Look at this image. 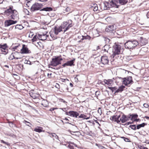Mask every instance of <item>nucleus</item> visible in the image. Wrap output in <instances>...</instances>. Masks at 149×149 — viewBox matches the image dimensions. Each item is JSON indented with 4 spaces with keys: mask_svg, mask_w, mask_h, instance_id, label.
Masks as SVG:
<instances>
[{
    "mask_svg": "<svg viewBox=\"0 0 149 149\" xmlns=\"http://www.w3.org/2000/svg\"><path fill=\"white\" fill-rule=\"evenodd\" d=\"M139 147L140 149H148L147 148L144 146H140Z\"/></svg>",
    "mask_w": 149,
    "mask_h": 149,
    "instance_id": "46",
    "label": "nucleus"
},
{
    "mask_svg": "<svg viewBox=\"0 0 149 149\" xmlns=\"http://www.w3.org/2000/svg\"><path fill=\"white\" fill-rule=\"evenodd\" d=\"M52 74V73H48L47 74V76L49 78L51 77V76Z\"/></svg>",
    "mask_w": 149,
    "mask_h": 149,
    "instance_id": "52",
    "label": "nucleus"
},
{
    "mask_svg": "<svg viewBox=\"0 0 149 149\" xmlns=\"http://www.w3.org/2000/svg\"><path fill=\"white\" fill-rule=\"evenodd\" d=\"M21 53H19L17 52H13L11 54L10 57L11 58L12 56H16L19 58L21 57V58H22L23 57L21 55Z\"/></svg>",
    "mask_w": 149,
    "mask_h": 149,
    "instance_id": "22",
    "label": "nucleus"
},
{
    "mask_svg": "<svg viewBox=\"0 0 149 149\" xmlns=\"http://www.w3.org/2000/svg\"><path fill=\"white\" fill-rule=\"evenodd\" d=\"M57 108H51L49 110L50 111H52L55 109H57Z\"/></svg>",
    "mask_w": 149,
    "mask_h": 149,
    "instance_id": "54",
    "label": "nucleus"
},
{
    "mask_svg": "<svg viewBox=\"0 0 149 149\" xmlns=\"http://www.w3.org/2000/svg\"><path fill=\"white\" fill-rule=\"evenodd\" d=\"M37 40L36 35L34 36L33 38L32 39V41L33 42L36 41Z\"/></svg>",
    "mask_w": 149,
    "mask_h": 149,
    "instance_id": "39",
    "label": "nucleus"
},
{
    "mask_svg": "<svg viewBox=\"0 0 149 149\" xmlns=\"http://www.w3.org/2000/svg\"><path fill=\"white\" fill-rule=\"evenodd\" d=\"M24 63L26 64H29V65L31 64V62L29 60H25L24 61Z\"/></svg>",
    "mask_w": 149,
    "mask_h": 149,
    "instance_id": "40",
    "label": "nucleus"
},
{
    "mask_svg": "<svg viewBox=\"0 0 149 149\" xmlns=\"http://www.w3.org/2000/svg\"><path fill=\"white\" fill-rule=\"evenodd\" d=\"M125 88V86L123 85L119 87L114 92V94H115L116 93H121Z\"/></svg>",
    "mask_w": 149,
    "mask_h": 149,
    "instance_id": "23",
    "label": "nucleus"
},
{
    "mask_svg": "<svg viewBox=\"0 0 149 149\" xmlns=\"http://www.w3.org/2000/svg\"><path fill=\"white\" fill-rule=\"evenodd\" d=\"M81 40L78 41L79 42H82V41L84 39H90L91 38V37L88 36L87 35L86 36H81Z\"/></svg>",
    "mask_w": 149,
    "mask_h": 149,
    "instance_id": "25",
    "label": "nucleus"
},
{
    "mask_svg": "<svg viewBox=\"0 0 149 149\" xmlns=\"http://www.w3.org/2000/svg\"><path fill=\"white\" fill-rule=\"evenodd\" d=\"M147 48L146 47H142L141 49V51H147Z\"/></svg>",
    "mask_w": 149,
    "mask_h": 149,
    "instance_id": "48",
    "label": "nucleus"
},
{
    "mask_svg": "<svg viewBox=\"0 0 149 149\" xmlns=\"http://www.w3.org/2000/svg\"><path fill=\"white\" fill-rule=\"evenodd\" d=\"M114 29L113 25L108 26L105 29V31L107 32H111Z\"/></svg>",
    "mask_w": 149,
    "mask_h": 149,
    "instance_id": "21",
    "label": "nucleus"
},
{
    "mask_svg": "<svg viewBox=\"0 0 149 149\" xmlns=\"http://www.w3.org/2000/svg\"><path fill=\"white\" fill-rule=\"evenodd\" d=\"M49 134V136L50 137L52 138H54L55 139H58V136L57 135L54 133H50Z\"/></svg>",
    "mask_w": 149,
    "mask_h": 149,
    "instance_id": "27",
    "label": "nucleus"
},
{
    "mask_svg": "<svg viewBox=\"0 0 149 149\" xmlns=\"http://www.w3.org/2000/svg\"><path fill=\"white\" fill-rule=\"evenodd\" d=\"M143 106L145 108H148L149 107V105L147 103L143 104Z\"/></svg>",
    "mask_w": 149,
    "mask_h": 149,
    "instance_id": "49",
    "label": "nucleus"
},
{
    "mask_svg": "<svg viewBox=\"0 0 149 149\" xmlns=\"http://www.w3.org/2000/svg\"><path fill=\"white\" fill-rule=\"evenodd\" d=\"M131 123V122H128L127 123V124L128 125H129L130 124H131V123Z\"/></svg>",
    "mask_w": 149,
    "mask_h": 149,
    "instance_id": "64",
    "label": "nucleus"
},
{
    "mask_svg": "<svg viewBox=\"0 0 149 149\" xmlns=\"http://www.w3.org/2000/svg\"><path fill=\"white\" fill-rule=\"evenodd\" d=\"M122 138H123L124 139V140L126 141V142H130V140L127 138H126L125 137H122Z\"/></svg>",
    "mask_w": 149,
    "mask_h": 149,
    "instance_id": "42",
    "label": "nucleus"
},
{
    "mask_svg": "<svg viewBox=\"0 0 149 149\" xmlns=\"http://www.w3.org/2000/svg\"><path fill=\"white\" fill-rule=\"evenodd\" d=\"M30 3V1H28L27 2V3H26V5L28 7H29L30 4H29Z\"/></svg>",
    "mask_w": 149,
    "mask_h": 149,
    "instance_id": "50",
    "label": "nucleus"
},
{
    "mask_svg": "<svg viewBox=\"0 0 149 149\" xmlns=\"http://www.w3.org/2000/svg\"><path fill=\"white\" fill-rule=\"evenodd\" d=\"M89 118H90V117H87V118H86V117H85V118H84V119H86V120H87V119H89Z\"/></svg>",
    "mask_w": 149,
    "mask_h": 149,
    "instance_id": "60",
    "label": "nucleus"
},
{
    "mask_svg": "<svg viewBox=\"0 0 149 149\" xmlns=\"http://www.w3.org/2000/svg\"><path fill=\"white\" fill-rule=\"evenodd\" d=\"M70 85L71 86V87H72L73 86V84L71 83H70Z\"/></svg>",
    "mask_w": 149,
    "mask_h": 149,
    "instance_id": "62",
    "label": "nucleus"
},
{
    "mask_svg": "<svg viewBox=\"0 0 149 149\" xmlns=\"http://www.w3.org/2000/svg\"><path fill=\"white\" fill-rule=\"evenodd\" d=\"M104 40L106 44H108L109 43L110 41V39L109 38H108L106 37H104Z\"/></svg>",
    "mask_w": 149,
    "mask_h": 149,
    "instance_id": "34",
    "label": "nucleus"
},
{
    "mask_svg": "<svg viewBox=\"0 0 149 149\" xmlns=\"http://www.w3.org/2000/svg\"><path fill=\"white\" fill-rule=\"evenodd\" d=\"M54 33L56 35H57L59 32L61 31H63V30H62L60 26L59 27L55 26L54 28Z\"/></svg>",
    "mask_w": 149,
    "mask_h": 149,
    "instance_id": "20",
    "label": "nucleus"
},
{
    "mask_svg": "<svg viewBox=\"0 0 149 149\" xmlns=\"http://www.w3.org/2000/svg\"><path fill=\"white\" fill-rule=\"evenodd\" d=\"M39 1H41V2H43L44 1H46L45 0H39Z\"/></svg>",
    "mask_w": 149,
    "mask_h": 149,
    "instance_id": "59",
    "label": "nucleus"
},
{
    "mask_svg": "<svg viewBox=\"0 0 149 149\" xmlns=\"http://www.w3.org/2000/svg\"><path fill=\"white\" fill-rule=\"evenodd\" d=\"M109 61V60L107 56H104L101 57V62L103 64L106 65L108 64Z\"/></svg>",
    "mask_w": 149,
    "mask_h": 149,
    "instance_id": "12",
    "label": "nucleus"
},
{
    "mask_svg": "<svg viewBox=\"0 0 149 149\" xmlns=\"http://www.w3.org/2000/svg\"><path fill=\"white\" fill-rule=\"evenodd\" d=\"M128 118L127 117V116L123 114L121 116V117L120 118L121 122L122 123H124L126 121L128 120Z\"/></svg>",
    "mask_w": 149,
    "mask_h": 149,
    "instance_id": "19",
    "label": "nucleus"
},
{
    "mask_svg": "<svg viewBox=\"0 0 149 149\" xmlns=\"http://www.w3.org/2000/svg\"><path fill=\"white\" fill-rule=\"evenodd\" d=\"M5 13L8 15H10L11 18L13 19H15L18 18V13L16 10H13L11 7L7 9L5 12Z\"/></svg>",
    "mask_w": 149,
    "mask_h": 149,
    "instance_id": "3",
    "label": "nucleus"
},
{
    "mask_svg": "<svg viewBox=\"0 0 149 149\" xmlns=\"http://www.w3.org/2000/svg\"><path fill=\"white\" fill-rule=\"evenodd\" d=\"M145 118H146L147 119H149V117L148 116H145Z\"/></svg>",
    "mask_w": 149,
    "mask_h": 149,
    "instance_id": "58",
    "label": "nucleus"
},
{
    "mask_svg": "<svg viewBox=\"0 0 149 149\" xmlns=\"http://www.w3.org/2000/svg\"><path fill=\"white\" fill-rule=\"evenodd\" d=\"M48 102L47 100H42L41 104L44 107H46L48 105Z\"/></svg>",
    "mask_w": 149,
    "mask_h": 149,
    "instance_id": "30",
    "label": "nucleus"
},
{
    "mask_svg": "<svg viewBox=\"0 0 149 149\" xmlns=\"http://www.w3.org/2000/svg\"><path fill=\"white\" fill-rule=\"evenodd\" d=\"M30 95L31 96L33 99H36L38 97L37 95H38L34 93H30Z\"/></svg>",
    "mask_w": 149,
    "mask_h": 149,
    "instance_id": "31",
    "label": "nucleus"
},
{
    "mask_svg": "<svg viewBox=\"0 0 149 149\" xmlns=\"http://www.w3.org/2000/svg\"><path fill=\"white\" fill-rule=\"evenodd\" d=\"M140 120L139 119H137L136 118L135 120L134 121H136V122Z\"/></svg>",
    "mask_w": 149,
    "mask_h": 149,
    "instance_id": "55",
    "label": "nucleus"
},
{
    "mask_svg": "<svg viewBox=\"0 0 149 149\" xmlns=\"http://www.w3.org/2000/svg\"><path fill=\"white\" fill-rule=\"evenodd\" d=\"M63 60L62 58L59 56H57L53 58L51 61L50 65L53 66H56L61 63V61Z\"/></svg>",
    "mask_w": 149,
    "mask_h": 149,
    "instance_id": "8",
    "label": "nucleus"
},
{
    "mask_svg": "<svg viewBox=\"0 0 149 149\" xmlns=\"http://www.w3.org/2000/svg\"><path fill=\"white\" fill-rule=\"evenodd\" d=\"M47 35L45 34H38L37 37L40 40H43L46 39Z\"/></svg>",
    "mask_w": 149,
    "mask_h": 149,
    "instance_id": "16",
    "label": "nucleus"
},
{
    "mask_svg": "<svg viewBox=\"0 0 149 149\" xmlns=\"http://www.w3.org/2000/svg\"><path fill=\"white\" fill-rule=\"evenodd\" d=\"M24 28L22 25L20 24H17L15 26V29H18L19 30H22Z\"/></svg>",
    "mask_w": 149,
    "mask_h": 149,
    "instance_id": "33",
    "label": "nucleus"
},
{
    "mask_svg": "<svg viewBox=\"0 0 149 149\" xmlns=\"http://www.w3.org/2000/svg\"><path fill=\"white\" fill-rule=\"evenodd\" d=\"M110 48V47L109 45H106L102 48V50L105 52H108V51Z\"/></svg>",
    "mask_w": 149,
    "mask_h": 149,
    "instance_id": "24",
    "label": "nucleus"
},
{
    "mask_svg": "<svg viewBox=\"0 0 149 149\" xmlns=\"http://www.w3.org/2000/svg\"><path fill=\"white\" fill-rule=\"evenodd\" d=\"M65 10L66 12H69L70 10V8L69 7H67L65 9Z\"/></svg>",
    "mask_w": 149,
    "mask_h": 149,
    "instance_id": "53",
    "label": "nucleus"
},
{
    "mask_svg": "<svg viewBox=\"0 0 149 149\" xmlns=\"http://www.w3.org/2000/svg\"><path fill=\"white\" fill-rule=\"evenodd\" d=\"M132 114H129L127 116V117L128 118V120H129L132 117Z\"/></svg>",
    "mask_w": 149,
    "mask_h": 149,
    "instance_id": "51",
    "label": "nucleus"
},
{
    "mask_svg": "<svg viewBox=\"0 0 149 149\" xmlns=\"http://www.w3.org/2000/svg\"><path fill=\"white\" fill-rule=\"evenodd\" d=\"M68 113L70 116L75 118H77L79 115L78 113L73 111H70Z\"/></svg>",
    "mask_w": 149,
    "mask_h": 149,
    "instance_id": "17",
    "label": "nucleus"
},
{
    "mask_svg": "<svg viewBox=\"0 0 149 149\" xmlns=\"http://www.w3.org/2000/svg\"><path fill=\"white\" fill-rule=\"evenodd\" d=\"M17 22V21H14L11 19H8L5 21L4 23L5 27H8L11 25L15 24Z\"/></svg>",
    "mask_w": 149,
    "mask_h": 149,
    "instance_id": "10",
    "label": "nucleus"
},
{
    "mask_svg": "<svg viewBox=\"0 0 149 149\" xmlns=\"http://www.w3.org/2000/svg\"><path fill=\"white\" fill-rule=\"evenodd\" d=\"M31 53L30 50H29L28 48L24 45H23L21 49V53L22 54H29Z\"/></svg>",
    "mask_w": 149,
    "mask_h": 149,
    "instance_id": "11",
    "label": "nucleus"
},
{
    "mask_svg": "<svg viewBox=\"0 0 149 149\" xmlns=\"http://www.w3.org/2000/svg\"><path fill=\"white\" fill-rule=\"evenodd\" d=\"M72 22V20H69L67 22H63L60 26L62 30H63L64 32L73 25Z\"/></svg>",
    "mask_w": 149,
    "mask_h": 149,
    "instance_id": "5",
    "label": "nucleus"
},
{
    "mask_svg": "<svg viewBox=\"0 0 149 149\" xmlns=\"http://www.w3.org/2000/svg\"><path fill=\"white\" fill-rule=\"evenodd\" d=\"M108 88L111 90L112 92H113L114 91H116V90H117V88L116 87H109Z\"/></svg>",
    "mask_w": 149,
    "mask_h": 149,
    "instance_id": "37",
    "label": "nucleus"
},
{
    "mask_svg": "<svg viewBox=\"0 0 149 149\" xmlns=\"http://www.w3.org/2000/svg\"><path fill=\"white\" fill-rule=\"evenodd\" d=\"M120 115L118 116L117 115L114 116H111L110 117V119L113 121L116 122L117 123H119L121 121L120 119L119 120V118L120 117Z\"/></svg>",
    "mask_w": 149,
    "mask_h": 149,
    "instance_id": "13",
    "label": "nucleus"
},
{
    "mask_svg": "<svg viewBox=\"0 0 149 149\" xmlns=\"http://www.w3.org/2000/svg\"><path fill=\"white\" fill-rule=\"evenodd\" d=\"M99 48H100V47L99 46H97V47L96 49L97 50L98 49H99Z\"/></svg>",
    "mask_w": 149,
    "mask_h": 149,
    "instance_id": "61",
    "label": "nucleus"
},
{
    "mask_svg": "<svg viewBox=\"0 0 149 149\" xmlns=\"http://www.w3.org/2000/svg\"><path fill=\"white\" fill-rule=\"evenodd\" d=\"M20 47L19 45H18L15 46L13 45V47L12 48V50L14 51L15 49H17V48H19V47Z\"/></svg>",
    "mask_w": 149,
    "mask_h": 149,
    "instance_id": "35",
    "label": "nucleus"
},
{
    "mask_svg": "<svg viewBox=\"0 0 149 149\" xmlns=\"http://www.w3.org/2000/svg\"><path fill=\"white\" fill-rule=\"evenodd\" d=\"M86 117V115L84 114H81L80 115V116H79V118H85V117Z\"/></svg>",
    "mask_w": 149,
    "mask_h": 149,
    "instance_id": "41",
    "label": "nucleus"
},
{
    "mask_svg": "<svg viewBox=\"0 0 149 149\" xmlns=\"http://www.w3.org/2000/svg\"><path fill=\"white\" fill-rule=\"evenodd\" d=\"M14 27V26H13L11 27H10V28H9V30H11Z\"/></svg>",
    "mask_w": 149,
    "mask_h": 149,
    "instance_id": "57",
    "label": "nucleus"
},
{
    "mask_svg": "<svg viewBox=\"0 0 149 149\" xmlns=\"http://www.w3.org/2000/svg\"><path fill=\"white\" fill-rule=\"evenodd\" d=\"M34 130L37 132H41L42 131V128L40 127H37Z\"/></svg>",
    "mask_w": 149,
    "mask_h": 149,
    "instance_id": "26",
    "label": "nucleus"
},
{
    "mask_svg": "<svg viewBox=\"0 0 149 149\" xmlns=\"http://www.w3.org/2000/svg\"><path fill=\"white\" fill-rule=\"evenodd\" d=\"M75 60V59H74L71 61H68L66 63L63 65L62 66L63 67H65L66 65L70 66L74 65V61Z\"/></svg>",
    "mask_w": 149,
    "mask_h": 149,
    "instance_id": "15",
    "label": "nucleus"
},
{
    "mask_svg": "<svg viewBox=\"0 0 149 149\" xmlns=\"http://www.w3.org/2000/svg\"><path fill=\"white\" fill-rule=\"evenodd\" d=\"M24 121L25 122H26V123H29L30 124H31V123H30L29 122H27V121H26L25 120H24Z\"/></svg>",
    "mask_w": 149,
    "mask_h": 149,
    "instance_id": "63",
    "label": "nucleus"
},
{
    "mask_svg": "<svg viewBox=\"0 0 149 149\" xmlns=\"http://www.w3.org/2000/svg\"><path fill=\"white\" fill-rule=\"evenodd\" d=\"M42 6L43 5L42 4L35 3L31 7V10L32 12L39 10H40V11H50L52 10V8L48 7L44 8L40 10Z\"/></svg>",
    "mask_w": 149,
    "mask_h": 149,
    "instance_id": "1",
    "label": "nucleus"
},
{
    "mask_svg": "<svg viewBox=\"0 0 149 149\" xmlns=\"http://www.w3.org/2000/svg\"><path fill=\"white\" fill-rule=\"evenodd\" d=\"M0 141L1 143H3L4 144H6L7 146H10V143H8V142H6L2 140H1Z\"/></svg>",
    "mask_w": 149,
    "mask_h": 149,
    "instance_id": "38",
    "label": "nucleus"
},
{
    "mask_svg": "<svg viewBox=\"0 0 149 149\" xmlns=\"http://www.w3.org/2000/svg\"><path fill=\"white\" fill-rule=\"evenodd\" d=\"M119 3L122 5L125 4L127 2V0H117Z\"/></svg>",
    "mask_w": 149,
    "mask_h": 149,
    "instance_id": "28",
    "label": "nucleus"
},
{
    "mask_svg": "<svg viewBox=\"0 0 149 149\" xmlns=\"http://www.w3.org/2000/svg\"><path fill=\"white\" fill-rule=\"evenodd\" d=\"M103 82L105 84L109 86H112L113 84V79H104Z\"/></svg>",
    "mask_w": 149,
    "mask_h": 149,
    "instance_id": "14",
    "label": "nucleus"
},
{
    "mask_svg": "<svg viewBox=\"0 0 149 149\" xmlns=\"http://www.w3.org/2000/svg\"><path fill=\"white\" fill-rule=\"evenodd\" d=\"M8 47L6 44L5 43L3 45L0 44V49H1V52L3 54H6L8 53Z\"/></svg>",
    "mask_w": 149,
    "mask_h": 149,
    "instance_id": "9",
    "label": "nucleus"
},
{
    "mask_svg": "<svg viewBox=\"0 0 149 149\" xmlns=\"http://www.w3.org/2000/svg\"><path fill=\"white\" fill-rule=\"evenodd\" d=\"M147 125V124L145 123H143L141 124L138 125L136 126V129H139L141 127H143L145 125Z\"/></svg>",
    "mask_w": 149,
    "mask_h": 149,
    "instance_id": "29",
    "label": "nucleus"
},
{
    "mask_svg": "<svg viewBox=\"0 0 149 149\" xmlns=\"http://www.w3.org/2000/svg\"><path fill=\"white\" fill-rule=\"evenodd\" d=\"M4 0H0V4L2 3Z\"/></svg>",
    "mask_w": 149,
    "mask_h": 149,
    "instance_id": "56",
    "label": "nucleus"
},
{
    "mask_svg": "<svg viewBox=\"0 0 149 149\" xmlns=\"http://www.w3.org/2000/svg\"><path fill=\"white\" fill-rule=\"evenodd\" d=\"M119 79L121 80L123 84L125 86H128L130 84L133 83V81L132 80V78L131 76H128L123 78L120 77H118Z\"/></svg>",
    "mask_w": 149,
    "mask_h": 149,
    "instance_id": "7",
    "label": "nucleus"
},
{
    "mask_svg": "<svg viewBox=\"0 0 149 149\" xmlns=\"http://www.w3.org/2000/svg\"><path fill=\"white\" fill-rule=\"evenodd\" d=\"M12 57H13V58L12 57H11V60H13V59H21V57L19 58L18 57H17L16 56H12Z\"/></svg>",
    "mask_w": 149,
    "mask_h": 149,
    "instance_id": "43",
    "label": "nucleus"
},
{
    "mask_svg": "<svg viewBox=\"0 0 149 149\" xmlns=\"http://www.w3.org/2000/svg\"><path fill=\"white\" fill-rule=\"evenodd\" d=\"M111 7L118 8V6L117 4L115 1L109 0V2H105L104 3V9L107 10L108 8Z\"/></svg>",
    "mask_w": 149,
    "mask_h": 149,
    "instance_id": "4",
    "label": "nucleus"
},
{
    "mask_svg": "<svg viewBox=\"0 0 149 149\" xmlns=\"http://www.w3.org/2000/svg\"><path fill=\"white\" fill-rule=\"evenodd\" d=\"M121 47L119 43H115L113 46L112 54L111 56L116 58L117 56L122 53Z\"/></svg>",
    "mask_w": 149,
    "mask_h": 149,
    "instance_id": "2",
    "label": "nucleus"
},
{
    "mask_svg": "<svg viewBox=\"0 0 149 149\" xmlns=\"http://www.w3.org/2000/svg\"><path fill=\"white\" fill-rule=\"evenodd\" d=\"M98 113L100 114V115H101L102 114V110L101 108H99L98 110Z\"/></svg>",
    "mask_w": 149,
    "mask_h": 149,
    "instance_id": "47",
    "label": "nucleus"
},
{
    "mask_svg": "<svg viewBox=\"0 0 149 149\" xmlns=\"http://www.w3.org/2000/svg\"><path fill=\"white\" fill-rule=\"evenodd\" d=\"M33 35V32H30L29 33V38H32Z\"/></svg>",
    "mask_w": 149,
    "mask_h": 149,
    "instance_id": "44",
    "label": "nucleus"
},
{
    "mask_svg": "<svg viewBox=\"0 0 149 149\" xmlns=\"http://www.w3.org/2000/svg\"><path fill=\"white\" fill-rule=\"evenodd\" d=\"M96 5L94 7L93 10L94 11H97L98 10V7L96 6Z\"/></svg>",
    "mask_w": 149,
    "mask_h": 149,
    "instance_id": "45",
    "label": "nucleus"
},
{
    "mask_svg": "<svg viewBox=\"0 0 149 149\" xmlns=\"http://www.w3.org/2000/svg\"><path fill=\"white\" fill-rule=\"evenodd\" d=\"M138 117V115L137 114H132V117L130 120H135Z\"/></svg>",
    "mask_w": 149,
    "mask_h": 149,
    "instance_id": "32",
    "label": "nucleus"
},
{
    "mask_svg": "<svg viewBox=\"0 0 149 149\" xmlns=\"http://www.w3.org/2000/svg\"><path fill=\"white\" fill-rule=\"evenodd\" d=\"M129 127L131 128L133 130H136V127L135 125H130Z\"/></svg>",
    "mask_w": 149,
    "mask_h": 149,
    "instance_id": "36",
    "label": "nucleus"
},
{
    "mask_svg": "<svg viewBox=\"0 0 149 149\" xmlns=\"http://www.w3.org/2000/svg\"><path fill=\"white\" fill-rule=\"evenodd\" d=\"M140 40L139 43L141 46L145 45L147 42V41L145 38L141 37L140 38Z\"/></svg>",
    "mask_w": 149,
    "mask_h": 149,
    "instance_id": "18",
    "label": "nucleus"
},
{
    "mask_svg": "<svg viewBox=\"0 0 149 149\" xmlns=\"http://www.w3.org/2000/svg\"><path fill=\"white\" fill-rule=\"evenodd\" d=\"M138 44V42L135 40H128L125 43V46L126 48L131 49L135 47Z\"/></svg>",
    "mask_w": 149,
    "mask_h": 149,
    "instance_id": "6",
    "label": "nucleus"
}]
</instances>
